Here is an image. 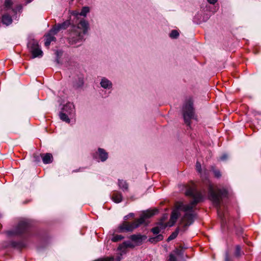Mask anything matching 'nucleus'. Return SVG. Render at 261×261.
<instances>
[{"instance_id":"obj_1","label":"nucleus","mask_w":261,"mask_h":261,"mask_svg":"<svg viewBox=\"0 0 261 261\" xmlns=\"http://www.w3.org/2000/svg\"><path fill=\"white\" fill-rule=\"evenodd\" d=\"M186 194L188 196H192L194 200L190 203L187 204H185L181 202H177L176 204V209L173 210L172 213L168 226H172L174 225L179 216V211H183L185 213L181 221V224L184 227L188 226L193 222L195 215L192 210L194 206L202 200V195L193 188L187 190ZM165 227H166V225L160 224L159 226L153 228L152 231L154 234H157Z\"/></svg>"},{"instance_id":"obj_2","label":"nucleus","mask_w":261,"mask_h":261,"mask_svg":"<svg viewBox=\"0 0 261 261\" xmlns=\"http://www.w3.org/2000/svg\"><path fill=\"white\" fill-rule=\"evenodd\" d=\"M89 29V24L88 21L82 19L75 25H72L70 30L68 38L69 43L71 45L81 42L84 36L88 33Z\"/></svg>"},{"instance_id":"obj_3","label":"nucleus","mask_w":261,"mask_h":261,"mask_svg":"<svg viewBox=\"0 0 261 261\" xmlns=\"http://www.w3.org/2000/svg\"><path fill=\"white\" fill-rule=\"evenodd\" d=\"M158 213V210H149L144 211L140 218L136 220L133 223L129 224L126 222H124L121 225H120L119 229L120 232H127L132 231L135 228L138 227L140 225L145 223V220L147 219L150 218Z\"/></svg>"},{"instance_id":"obj_4","label":"nucleus","mask_w":261,"mask_h":261,"mask_svg":"<svg viewBox=\"0 0 261 261\" xmlns=\"http://www.w3.org/2000/svg\"><path fill=\"white\" fill-rule=\"evenodd\" d=\"M226 194L227 191L225 189L221 190L214 187L212 184L209 185L208 197L216 206L219 205L221 196H225Z\"/></svg>"},{"instance_id":"obj_5","label":"nucleus","mask_w":261,"mask_h":261,"mask_svg":"<svg viewBox=\"0 0 261 261\" xmlns=\"http://www.w3.org/2000/svg\"><path fill=\"white\" fill-rule=\"evenodd\" d=\"M193 105V101L191 98H189L183 107L182 111L185 123L189 126L190 125L191 119L194 118V112Z\"/></svg>"},{"instance_id":"obj_6","label":"nucleus","mask_w":261,"mask_h":261,"mask_svg":"<svg viewBox=\"0 0 261 261\" xmlns=\"http://www.w3.org/2000/svg\"><path fill=\"white\" fill-rule=\"evenodd\" d=\"M71 77L73 86L75 88H79L83 86L84 84V76L79 71L73 70L71 73Z\"/></svg>"},{"instance_id":"obj_7","label":"nucleus","mask_w":261,"mask_h":261,"mask_svg":"<svg viewBox=\"0 0 261 261\" xmlns=\"http://www.w3.org/2000/svg\"><path fill=\"white\" fill-rule=\"evenodd\" d=\"M28 46L30 52L32 53L33 58L42 56L43 52L40 48L37 41L35 40L30 41L28 44Z\"/></svg>"},{"instance_id":"obj_8","label":"nucleus","mask_w":261,"mask_h":261,"mask_svg":"<svg viewBox=\"0 0 261 261\" xmlns=\"http://www.w3.org/2000/svg\"><path fill=\"white\" fill-rule=\"evenodd\" d=\"M57 34V32L53 28L45 35V41L44 44L46 46H48L51 41H55L56 38L55 35Z\"/></svg>"},{"instance_id":"obj_9","label":"nucleus","mask_w":261,"mask_h":261,"mask_svg":"<svg viewBox=\"0 0 261 261\" xmlns=\"http://www.w3.org/2000/svg\"><path fill=\"white\" fill-rule=\"evenodd\" d=\"M61 112L70 116H72L74 113V107L72 103L68 102L64 106Z\"/></svg>"},{"instance_id":"obj_10","label":"nucleus","mask_w":261,"mask_h":261,"mask_svg":"<svg viewBox=\"0 0 261 261\" xmlns=\"http://www.w3.org/2000/svg\"><path fill=\"white\" fill-rule=\"evenodd\" d=\"M95 158L96 159H99L101 161L104 162L108 158V153L103 149L99 148Z\"/></svg>"},{"instance_id":"obj_11","label":"nucleus","mask_w":261,"mask_h":261,"mask_svg":"<svg viewBox=\"0 0 261 261\" xmlns=\"http://www.w3.org/2000/svg\"><path fill=\"white\" fill-rule=\"evenodd\" d=\"M100 84L101 87L108 89L112 88L113 86L112 82L106 77L101 79Z\"/></svg>"},{"instance_id":"obj_12","label":"nucleus","mask_w":261,"mask_h":261,"mask_svg":"<svg viewBox=\"0 0 261 261\" xmlns=\"http://www.w3.org/2000/svg\"><path fill=\"white\" fill-rule=\"evenodd\" d=\"M135 245L129 241L124 242L118 247V249L122 252H124L125 249L127 248H134Z\"/></svg>"},{"instance_id":"obj_13","label":"nucleus","mask_w":261,"mask_h":261,"mask_svg":"<svg viewBox=\"0 0 261 261\" xmlns=\"http://www.w3.org/2000/svg\"><path fill=\"white\" fill-rule=\"evenodd\" d=\"M28 224L26 221H21L18 224V228L16 231L15 232V234H20L22 233L28 227Z\"/></svg>"},{"instance_id":"obj_14","label":"nucleus","mask_w":261,"mask_h":261,"mask_svg":"<svg viewBox=\"0 0 261 261\" xmlns=\"http://www.w3.org/2000/svg\"><path fill=\"white\" fill-rule=\"evenodd\" d=\"M70 24V21L67 20L62 23L58 24L55 27H54L53 29L58 33L60 30H64L67 28L69 26Z\"/></svg>"},{"instance_id":"obj_15","label":"nucleus","mask_w":261,"mask_h":261,"mask_svg":"<svg viewBox=\"0 0 261 261\" xmlns=\"http://www.w3.org/2000/svg\"><path fill=\"white\" fill-rule=\"evenodd\" d=\"M130 238L133 241L136 242L137 244H140L146 237L140 234H134L132 235L130 237Z\"/></svg>"},{"instance_id":"obj_16","label":"nucleus","mask_w":261,"mask_h":261,"mask_svg":"<svg viewBox=\"0 0 261 261\" xmlns=\"http://www.w3.org/2000/svg\"><path fill=\"white\" fill-rule=\"evenodd\" d=\"M40 155L44 164H49L53 162V158L51 153H47L44 154H40Z\"/></svg>"},{"instance_id":"obj_17","label":"nucleus","mask_w":261,"mask_h":261,"mask_svg":"<svg viewBox=\"0 0 261 261\" xmlns=\"http://www.w3.org/2000/svg\"><path fill=\"white\" fill-rule=\"evenodd\" d=\"M112 198L115 203H119L122 201V196L120 193L115 191L113 193Z\"/></svg>"},{"instance_id":"obj_18","label":"nucleus","mask_w":261,"mask_h":261,"mask_svg":"<svg viewBox=\"0 0 261 261\" xmlns=\"http://www.w3.org/2000/svg\"><path fill=\"white\" fill-rule=\"evenodd\" d=\"M2 22L4 24L9 25L12 22V19L9 15L5 14L2 17Z\"/></svg>"},{"instance_id":"obj_19","label":"nucleus","mask_w":261,"mask_h":261,"mask_svg":"<svg viewBox=\"0 0 261 261\" xmlns=\"http://www.w3.org/2000/svg\"><path fill=\"white\" fill-rule=\"evenodd\" d=\"M119 187L123 191H126L128 190V184L126 181L123 180H118V183Z\"/></svg>"},{"instance_id":"obj_20","label":"nucleus","mask_w":261,"mask_h":261,"mask_svg":"<svg viewBox=\"0 0 261 261\" xmlns=\"http://www.w3.org/2000/svg\"><path fill=\"white\" fill-rule=\"evenodd\" d=\"M71 116L67 114H65L62 112L61 111V112L60 113V114H59V117H60V118L63 121H65L67 123H69L70 122V119H69V117H70Z\"/></svg>"},{"instance_id":"obj_21","label":"nucleus","mask_w":261,"mask_h":261,"mask_svg":"<svg viewBox=\"0 0 261 261\" xmlns=\"http://www.w3.org/2000/svg\"><path fill=\"white\" fill-rule=\"evenodd\" d=\"M164 239V237L163 235L162 234H159L157 236L155 237L151 238L149 239V242L152 243H155L161 241L163 240Z\"/></svg>"},{"instance_id":"obj_22","label":"nucleus","mask_w":261,"mask_h":261,"mask_svg":"<svg viewBox=\"0 0 261 261\" xmlns=\"http://www.w3.org/2000/svg\"><path fill=\"white\" fill-rule=\"evenodd\" d=\"M90 11L89 7H84L82 8L81 12H80V15L85 17L87 13H88Z\"/></svg>"},{"instance_id":"obj_23","label":"nucleus","mask_w":261,"mask_h":261,"mask_svg":"<svg viewBox=\"0 0 261 261\" xmlns=\"http://www.w3.org/2000/svg\"><path fill=\"white\" fill-rule=\"evenodd\" d=\"M178 233V229H177L174 232H173L168 238L167 241H171L176 238Z\"/></svg>"},{"instance_id":"obj_24","label":"nucleus","mask_w":261,"mask_h":261,"mask_svg":"<svg viewBox=\"0 0 261 261\" xmlns=\"http://www.w3.org/2000/svg\"><path fill=\"white\" fill-rule=\"evenodd\" d=\"M179 36V33L176 30H172L170 34V37L172 38H177Z\"/></svg>"},{"instance_id":"obj_25","label":"nucleus","mask_w":261,"mask_h":261,"mask_svg":"<svg viewBox=\"0 0 261 261\" xmlns=\"http://www.w3.org/2000/svg\"><path fill=\"white\" fill-rule=\"evenodd\" d=\"M123 239V237L121 235H115L112 238V241L114 242H118Z\"/></svg>"},{"instance_id":"obj_26","label":"nucleus","mask_w":261,"mask_h":261,"mask_svg":"<svg viewBox=\"0 0 261 261\" xmlns=\"http://www.w3.org/2000/svg\"><path fill=\"white\" fill-rule=\"evenodd\" d=\"M13 3L11 0H5V6L6 7L9 8L12 5Z\"/></svg>"},{"instance_id":"obj_27","label":"nucleus","mask_w":261,"mask_h":261,"mask_svg":"<svg viewBox=\"0 0 261 261\" xmlns=\"http://www.w3.org/2000/svg\"><path fill=\"white\" fill-rule=\"evenodd\" d=\"M235 255L237 256H239L241 255V248L239 246H237L236 247Z\"/></svg>"},{"instance_id":"obj_28","label":"nucleus","mask_w":261,"mask_h":261,"mask_svg":"<svg viewBox=\"0 0 261 261\" xmlns=\"http://www.w3.org/2000/svg\"><path fill=\"white\" fill-rule=\"evenodd\" d=\"M196 170L199 172L201 173V164L199 162H197L196 164Z\"/></svg>"},{"instance_id":"obj_29","label":"nucleus","mask_w":261,"mask_h":261,"mask_svg":"<svg viewBox=\"0 0 261 261\" xmlns=\"http://www.w3.org/2000/svg\"><path fill=\"white\" fill-rule=\"evenodd\" d=\"M169 261H177V259L173 254H170L169 257Z\"/></svg>"},{"instance_id":"obj_30","label":"nucleus","mask_w":261,"mask_h":261,"mask_svg":"<svg viewBox=\"0 0 261 261\" xmlns=\"http://www.w3.org/2000/svg\"><path fill=\"white\" fill-rule=\"evenodd\" d=\"M214 173L215 176L217 177H219L221 176L220 172L218 170H214Z\"/></svg>"},{"instance_id":"obj_31","label":"nucleus","mask_w":261,"mask_h":261,"mask_svg":"<svg viewBox=\"0 0 261 261\" xmlns=\"http://www.w3.org/2000/svg\"><path fill=\"white\" fill-rule=\"evenodd\" d=\"M80 12H77V11H72L71 12V14L73 15V16H75L76 17L78 18V16L80 15Z\"/></svg>"},{"instance_id":"obj_32","label":"nucleus","mask_w":261,"mask_h":261,"mask_svg":"<svg viewBox=\"0 0 261 261\" xmlns=\"http://www.w3.org/2000/svg\"><path fill=\"white\" fill-rule=\"evenodd\" d=\"M40 161V156L38 155H34V161L36 162H38Z\"/></svg>"},{"instance_id":"obj_33","label":"nucleus","mask_w":261,"mask_h":261,"mask_svg":"<svg viewBox=\"0 0 261 261\" xmlns=\"http://www.w3.org/2000/svg\"><path fill=\"white\" fill-rule=\"evenodd\" d=\"M227 158V155L226 154H223L220 157L221 160L224 161L226 160Z\"/></svg>"},{"instance_id":"obj_34","label":"nucleus","mask_w":261,"mask_h":261,"mask_svg":"<svg viewBox=\"0 0 261 261\" xmlns=\"http://www.w3.org/2000/svg\"><path fill=\"white\" fill-rule=\"evenodd\" d=\"M207 2L211 4H215L217 2V0H207Z\"/></svg>"},{"instance_id":"obj_35","label":"nucleus","mask_w":261,"mask_h":261,"mask_svg":"<svg viewBox=\"0 0 261 261\" xmlns=\"http://www.w3.org/2000/svg\"><path fill=\"white\" fill-rule=\"evenodd\" d=\"M225 261H229V258H228V256L227 255H226V256Z\"/></svg>"},{"instance_id":"obj_36","label":"nucleus","mask_w":261,"mask_h":261,"mask_svg":"<svg viewBox=\"0 0 261 261\" xmlns=\"http://www.w3.org/2000/svg\"><path fill=\"white\" fill-rule=\"evenodd\" d=\"M175 252L177 254H179V251L177 249H176V250L175 251Z\"/></svg>"},{"instance_id":"obj_37","label":"nucleus","mask_w":261,"mask_h":261,"mask_svg":"<svg viewBox=\"0 0 261 261\" xmlns=\"http://www.w3.org/2000/svg\"><path fill=\"white\" fill-rule=\"evenodd\" d=\"M129 217H133L134 214L133 213H130L129 215Z\"/></svg>"},{"instance_id":"obj_38","label":"nucleus","mask_w":261,"mask_h":261,"mask_svg":"<svg viewBox=\"0 0 261 261\" xmlns=\"http://www.w3.org/2000/svg\"><path fill=\"white\" fill-rule=\"evenodd\" d=\"M128 218H129V215H128L124 217L125 220L127 219Z\"/></svg>"},{"instance_id":"obj_39","label":"nucleus","mask_w":261,"mask_h":261,"mask_svg":"<svg viewBox=\"0 0 261 261\" xmlns=\"http://www.w3.org/2000/svg\"><path fill=\"white\" fill-rule=\"evenodd\" d=\"M56 53H57V56H59L61 55V53H60V54H59V53L58 51H57Z\"/></svg>"},{"instance_id":"obj_40","label":"nucleus","mask_w":261,"mask_h":261,"mask_svg":"<svg viewBox=\"0 0 261 261\" xmlns=\"http://www.w3.org/2000/svg\"><path fill=\"white\" fill-rule=\"evenodd\" d=\"M56 61L58 63H59V59H57Z\"/></svg>"},{"instance_id":"obj_41","label":"nucleus","mask_w":261,"mask_h":261,"mask_svg":"<svg viewBox=\"0 0 261 261\" xmlns=\"http://www.w3.org/2000/svg\"><path fill=\"white\" fill-rule=\"evenodd\" d=\"M218 214H219V213H220V210H218Z\"/></svg>"}]
</instances>
